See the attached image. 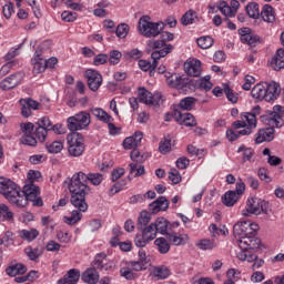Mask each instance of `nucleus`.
I'll return each instance as SVG.
<instances>
[{"label": "nucleus", "mask_w": 284, "mask_h": 284, "mask_svg": "<svg viewBox=\"0 0 284 284\" xmlns=\"http://www.w3.org/2000/svg\"><path fill=\"white\" fill-rule=\"evenodd\" d=\"M88 178L85 173L78 172L72 175L68 190L70 192V203L80 212H88V202H85V196L90 194V186L85 183Z\"/></svg>", "instance_id": "1"}, {"label": "nucleus", "mask_w": 284, "mask_h": 284, "mask_svg": "<svg viewBox=\"0 0 284 284\" xmlns=\"http://www.w3.org/2000/svg\"><path fill=\"white\" fill-rule=\"evenodd\" d=\"M92 267L88 268L81 276L83 283L97 284L99 283V272H112L116 265L113 261L108 260V254L98 253L94 261L91 263Z\"/></svg>", "instance_id": "2"}, {"label": "nucleus", "mask_w": 284, "mask_h": 284, "mask_svg": "<svg viewBox=\"0 0 284 284\" xmlns=\"http://www.w3.org/2000/svg\"><path fill=\"white\" fill-rule=\"evenodd\" d=\"M41 191L39 185L34 184L33 182H28L24 184L21 194V187L18 186V196L16 200L17 207H26L28 205V201H31L32 205L36 207H43V200L41 196Z\"/></svg>", "instance_id": "3"}, {"label": "nucleus", "mask_w": 284, "mask_h": 284, "mask_svg": "<svg viewBox=\"0 0 284 284\" xmlns=\"http://www.w3.org/2000/svg\"><path fill=\"white\" fill-rule=\"evenodd\" d=\"M237 245L241 252L237 253L239 261H247V263H253L258 258V255L254 254L258 247H261V239L254 235H245L239 237Z\"/></svg>", "instance_id": "4"}, {"label": "nucleus", "mask_w": 284, "mask_h": 284, "mask_svg": "<svg viewBox=\"0 0 284 284\" xmlns=\"http://www.w3.org/2000/svg\"><path fill=\"white\" fill-rule=\"evenodd\" d=\"M281 94V84L276 82L257 83L251 91V97L256 101H276Z\"/></svg>", "instance_id": "5"}, {"label": "nucleus", "mask_w": 284, "mask_h": 284, "mask_svg": "<svg viewBox=\"0 0 284 284\" xmlns=\"http://www.w3.org/2000/svg\"><path fill=\"white\" fill-rule=\"evenodd\" d=\"M163 28H165L163 22H151V18L149 16H143L139 20L138 30L140 31V34L146 39L159 37V34L163 32Z\"/></svg>", "instance_id": "6"}, {"label": "nucleus", "mask_w": 284, "mask_h": 284, "mask_svg": "<svg viewBox=\"0 0 284 284\" xmlns=\"http://www.w3.org/2000/svg\"><path fill=\"white\" fill-rule=\"evenodd\" d=\"M250 214L255 216L272 214V206H270V202L261 197H250L246 201V209L242 211V216H250Z\"/></svg>", "instance_id": "7"}, {"label": "nucleus", "mask_w": 284, "mask_h": 284, "mask_svg": "<svg viewBox=\"0 0 284 284\" xmlns=\"http://www.w3.org/2000/svg\"><path fill=\"white\" fill-rule=\"evenodd\" d=\"M172 50H174V47L172 44H169L162 50H156L152 52L151 59H153V62L151 63L148 60H139V68L142 69L143 72H150V74H152V71L156 70V65H159L158 60L163 59V57H168V54H170Z\"/></svg>", "instance_id": "8"}, {"label": "nucleus", "mask_w": 284, "mask_h": 284, "mask_svg": "<svg viewBox=\"0 0 284 284\" xmlns=\"http://www.w3.org/2000/svg\"><path fill=\"white\" fill-rule=\"evenodd\" d=\"M284 110L281 105H274L272 110L266 111V114L261 115L262 123H268V125H273V128H283Z\"/></svg>", "instance_id": "9"}, {"label": "nucleus", "mask_w": 284, "mask_h": 284, "mask_svg": "<svg viewBox=\"0 0 284 284\" xmlns=\"http://www.w3.org/2000/svg\"><path fill=\"white\" fill-rule=\"evenodd\" d=\"M0 194L8 200L9 203L17 205V196H19V186L12 180L0 178Z\"/></svg>", "instance_id": "10"}, {"label": "nucleus", "mask_w": 284, "mask_h": 284, "mask_svg": "<svg viewBox=\"0 0 284 284\" xmlns=\"http://www.w3.org/2000/svg\"><path fill=\"white\" fill-rule=\"evenodd\" d=\"M67 141L70 156H81L85 152V144L83 143V135L81 133L73 132L69 134Z\"/></svg>", "instance_id": "11"}, {"label": "nucleus", "mask_w": 284, "mask_h": 284, "mask_svg": "<svg viewBox=\"0 0 284 284\" xmlns=\"http://www.w3.org/2000/svg\"><path fill=\"white\" fill-rule=\"evenodd\" d=\"M70 132H77L90 125V113L81 111L67 120Z\"/></svg>", "instance_id": "12"}, {"label": "nucleus", "mask_w": 284, "mask_h": 284, "mask_svg": "<svg viewBox=\"0 0 284 284\" xmlns=\"http://www.w3.org/2000/svg\"><path fill=\"white\" fill-rule=\"evenodd\" d=\"M255 232H258V224L252 223V221L237 222L233 226L234 236H239L240 239H243V236H252Z\"/></svg>", "instance_id": "13"}, {"label": "nucleus", "mask_w": 284, "mask_h": 284, "mask_svg": "<svg viewBox=\"0 0 284 284\" xmlns=\"http://www.w3.org/2000/svg\"><path fill=\"white\" fill-rule=\"evenodd\" d=\"M166 85L174 90H185L190 85V79L185 75L165 73Z\"/></svg>", "instance_id": "14"}, {"label": "nucleus", "mask_w": 284, "mask_h": 284, "mask_svg": "<svg viewBox=\"0 0 284 284\" xmlns=\"http://www.w3.org/2000/svg\"><path fill=\"white\" fill-rule=\"evenodd\" d=\"M84 75L87 78L89 89L92 92H97V90L101 88V83H103V77L101 75V73H99V71L94 69H88Z\"/></svg>", "instance_id": "15"}, {"label": "nucleus", "mask_w": 284, "mask_h": 284, "mask_svg": "<svg viewBox=\"0 0 284 284\" xmlns=\"http://www.w3.org/2000/svg\"><path fill=\"white\" fill-rule=\"evenodd\" d=\"M26 74L21 71L13 73L0 82V89L3 91L13 90L17 85H20Z\"/></svg>", "instance_id": "16"}, {"label": "nucleus", "mask_w": 284, "mask_h": 284, "mask_svg": "<svg viewBox=\"0 0 284 284\" xmlns=\"http://www.w3.org/2000/svg\"><path fill=\"white\" fill-rule=\"evenodd\" d=\"M173 116L180 125H185L186 128H195L196 125V119L192 113H183L179 109H174Z\"/></svg>", "instance_id": "17"}, {"label": "nucleus", "mask_w": 284, "mask_h": 284, "mask_svg": "<svg viewBox=\"0 0 284 284\" xmlns=\"http://www.w3.org/2000/svg\"><path fill=\"white\" fill-rule=\"evenodd\" d=\"M239 34L241 42L246 43L251 48H256L261 43V37L252 34V29L247 27L239 29Z\"/></svg>", "instance_id": "18"}, {"label": "nucleus", "mask_w": 284, "mask_h": 284, "mask_svg": "<svg viewBox=\"0 0 284 284\" xmlns=\"http://www.w3.org/2000/svg\"><path fill=\"white\" fill-rule=\"evenodd\" d=\"M170 207V201L166 196H160L154 202L149 205L150 212L152 214H159V212H165Z\"/></svg>", "instance_id": "19"}, {"label": "nucleus", "mask_w": 284, "mask_h": 284, "mask_svg": "<svg viewBox=\"0 0 284 284\" xmlns=\"http://www.w3.org/2000/svg\"><path fill=\"white\" fill-rule=\"evenodd\" d=\"M274 128L260 129L255 135V143L260 145V143L274 141Z\"/></svg>", "instance_id": "20"}, {"label": "nucleus", "mask_w": 284, "mask_h": 284, "mask_svg": "<svg viewBox=\"0 0 284 284\" xmlns=\"http://www.w3.org/2000/svg\"><path fill=\"white\" fill-rule=\"evenodd\" d=\"M141 141H143V132L136 131L134 135L129 136L123 141V148L124 150H134V148L141 145Z\"/></svg>", "instance_id": "21"}, {"label": "nucleus", "mask_w": 284, "mask_h": 284, "mask_svg": "<svg viewBox=\"0 0 284 284\" xmlns=\"http://www.w3.org/2000/svg\"><path fill=\"white\" fill-rule=\"evenodd\" d=\"M270 65L275 72L284 69V49H277L275 54L270 61Z\"/></svg>", "instance_id": "22"}, {"label": "nucleus", "mask_w": 284, "mask_h": 284, "mask_svg": "<svg viewBox=\"0 0 284 284\" xmlns=\"http://www.w3.org/2000/svg\"><path fill=\"white\" fill-rule=\"evenodd\" d=\"M184 71L189 77H201V62L200 60H192L184 64Z\"/></svg>", "instance_id": "23"}, {"label": "nucleus", "mask_w": 284, "mask_h": 284, "mask_svg": "<svg viewBox=\"0 0 284 284\" xmlns=\"http://www.w3.org/2000/svg\"><path fill=\"white\" fill-rule=\"evenodd\" d=\"M81 278V272L77 268H71L63 278L58 281V284H77Z\"/></svg>", "instance_id": "24"}, {"label": "nucleus", "mask_w": 284, "mask_h": 284, "mask_svg": "<svg viewBox=\"0 0 284 284\" xmlns=\"http://www.w3.org/2000/svg\"><path fill=\"white\" fill-rule=\"evenodd\" d=\"M33 63V72L36 74H41V72H45V69L48 68L45 64V59L41 57V53H39V50H36L34 58H32Z\"/></svg>", "instance_id": "25"}, {"label": "nucleus", "mask_w": 284, "mask_h": 284, "mask_svg": "<svg viewBox=\"0 0 284 284\" xmlns=\"http://www.w3.org/2000/svg\"><path fill=\"white\" fill-rule=\"evenodd\" d=\"M261 114V106H254L252 112H242L240 119H244L246 122H251V128H256V116Z\"/></svg>", "instance_id": "26"}, {"label": "nucleus", "mask_w": 284, "mask_h": 284, "mask_svg": "<svg viewBox=\"0 0 284 284\" xmlns=\"http://www.w3.org/2000/svg\"><path fill=\"white\" fill-rule=\"evenodd\" d=\"M166 239H168V241L171 245H176V246L185 245L190 241V237L187 236V234H182L181 235V234L175 233V232L169 233L166 235Z\"/></svg>", "instance_id": "27"}, {"label": "nucleus", "mask_w": 284, "mask_h": 284, "mask_svg": "<svg viewBox=\"0 0 284 284\" xmlns=\"http://www.w3.org/2000/svg\"><path fill=\"white\" fill-rule=\"evenodd\" d=\"M138 99L140 103H144L145 105H154V95L145 88H139Z\"/></svg>", "instance_id": "28"}, {"label": "nucleus", "mask_w": 284, "mask_h": 284, "mask_svg": "<svg viewBox=\"0 0 284 284\" xmlns=\"http://www.w3.org/2000/svg\"><path fill=\"white\" fill-rule=\"evenodd\" d=\"M239 194H236V191H227L223 196H222V203L226 207H234L236 203H239Z\"/></svg>", "instance_id": "29"}, {"label": "nucleus", "mask_w": 284, "mask_h": 284, "mask_svg": "<svg viewBox=\"0 0 284 284\" xmlns=\"http://www.w3.org/2000/svg\"><path fill=\"white\" fill-rule=\"evenodd\" d=\"M194 105H196V99L192 97H186L180 101L175 110H179L180 112L181 110L190 112L194 110Z\"/></svg>", "instance_id": "30"}, {"label": "nucleus", "mask_w": 284, "mask_h": 284, "mask_svg": "<svg viewBox=\"0 0 284 284\" xmlns=\"http://www.w3.org/2000/svg\"><path fill=\"white\" fill-rule=\"evenodd\" d=\"M260 17H262L263 21L266 23H274L276 21V16L274 14V8L270 4H265L260 13Z\"/></svg>", "instance_id": "31"}, {"label": "nucleus", "mask_w": 284, "mask_h": 284, "mask_svg": "<svg viewBox=\"0 0 284 284\" xmlns=\"http://www.w3.org/2000/svg\"><path fill=\"white\" fill-rule=\"evenodd\" d=\"M153 225L158 234H162V236H168V226L170 225V222H168L165 217H158L155 222H153Z\"/></svg>", "instance_id": "32"}, {"label": "nucleus", "mask_w": 284, "mask_h": 284, "mask_svg": "<svg viewBox=\"0 0 284 284\" xmlns=\"http://www.w3.org/2000/svg\"><path fill=\"white\" fill-rule=\"evenodd\" d=\"M18 236H20L22 241H28V243H32V241L37 240V237L39 236V231L37 229L21 230L18 232Z\"/></svg>", "instance_id": "33"}, {"label": "nucleus", "mask_w": 284, "mask_h": 284, "mask_svg": "<svg viewBox=\"0 0 284 284\" xmlns=\"http://www.w3.org/2000/svg\"><path fill=\"white\" fill-rule=\"evenodd\" d=\"M90 112L98 119V121H102V123H110V121H112V116L101 108L90 109Z\"/></svg>", "instance_id": "34"}, {"label": "nucleus", "mask_w": 284, "mask_h": 284, "mask_svg": "<svg viewBox=\"0 0 284 284\" xmlns=\"http://www.w3.org/2000/svg\"><path fill=\"white\" fill-rule=\"evenodd\" d=\"M82 212H85V211H81L80 209L73 210L70 216L63 217L64 223H67V225H77V223H79V221L83 219Z\"/></svg>", "instance_id": "35"}, {"label": "nucleus", "mask_w": 284, "mask_h": 284, "mask_svg": "<svg viewBox=\"0 0 284 284\" xmlns=\"http://www.w3.org/2000/svg\"><path fill=\"white\" fill-rule=\"evenodd\" d=\"M150 221H152V215L148 211H142L138 217L136 229L140 232V230H143L150 224Z\"/></svg>", "instance_id": "36"}, {"label": "nucleus", "mask_w": 284, "mask_h": 284, "mask_svg": "<svg viewBox=\"0 0 284 284\" xmlns=\"http://www.w3.org/2000/svg\"><path fill=\"white\" fill-rule=\"evenodd\" d=\"M6 272L8 276H19V274H26V272H28V267L23 264H16L7 267Z\"/></svg>", "instance_id": "37"}, {"label": "nucleus", "mask_w": 284, "mask_h": 284, "mask_svg": "<svg viewBox=\"0 0 284 284\" xmlns=\"http://www.w3.org/2000/svg\"><path fill=\"white\" fill-rule=\"evenodd\" d=\"M24 254H27L29 261H38L39 256L43 254V247H36L28 246L24 248Z\"/></svg>", "instance_id": "38"}, {"label": "nucleus", "mask_w": 284, "mask_h": 284, "mask_svg": "<svg viewBox=\"0 0 284 284\" xmlns=\"http://www.w3.org/2000/svg\"><path fill=\"white\" fill-rule=\"evenodd\" d=\"M245 10L251 19H258L261 17V9L256 2H250Z\"/></svg>", "instance_id": "39"}, {"label": "nucleus", "mask_w": 284, "mask_h": 284, "mask_svg": "<svg viewBox=\"0 0 284 284\" xmlns=\"http://www.w3.org/2000/svg\"><path fill=\"white\" fill-rule=\"evenodd\" d=\"M141 234L145 236V239H149L150 241H154L156 239V226H154V223L149 224L148 226H144L140 230Z\"/></svg>", "instance_id": "40"}, {"label": "nucleus", "mask_w": 284, "mask_h": 284, "mask_svg": "<svg viewBox=\"0 0 284 284\" xmlns=\"http://www.w3.org/2000/svg\"><path fill=\"white\" fill-rule=\"evenodd\" d=\"M196 19V11L191 9L182 16L181 23L182 26H192V23H195Z\"/></svg>", "instance_id": "41"}, {"label": "nucleus", "mask_w": 284, "mask_h": 284, "mask_svg": "<svg viewBox=\"0 0 284 284\" xmlns=\"http://www.w3.org/2000/svg\"><path fill=\"white\" fill-rule=\"evenodd\" d=\"M154 245H156L158 252H160V254H168V252H170V243H168L165 237H158L154 241Z\"/></svg>", "instance_id": "42"}, {"label": "nucleus", "mask_w": 284, "mask_h": 284, "mask_svg": "<svg viewBox=\"0 0 284 284\" xmlns=\"http://www.w3.org/2000/svg\"><path fill=\"white\" fill-rule=\"evenodd\" d=\"M196 43L202 50H209V48H212V45H214V39L210 36H204L199 38L196 40Z\"/></svg>", "instance_id": "43"}, {"label": "nucleus", "mask_w": 284, "mask_h": 284, "mask_svg": "<svg viewBox=\"0 0 284 284\" xmlns=\"http://www.w3.org/2000/svg\"><path fill=\"white\" fill-rule=\"evenodd\" d=\"M129 172L131 175L134 174V179H138V176H143V174H145V166L139 163H131L129 164Z\"/></svg>", "instance_id": "44"}, {"label": "nucleus", "mask_w": 284, "mask_h": 284, "mask_svg": "<svg viewBox=\"0 0 284 284\" xmlns=\"http://www.w3.org/2000/svg\"><path fill=\"white\" fill-rule=\"evenodd\" d=\"M171 272L168 266H159L154 270L153 275L158 281H163L170 276Z\"/></svg>", "instance_id": "45"}, {"label": "nucleus", "mask_w": 284, "mask_h": 284, "mask_svg": "<svg viewBox=\"0 0 284 284\" xmlns=\"http://www.w3.org/2000/svg\"><path fill=\"white\" fill-rule=\"evenodd\" d=\"M14 219V213L10 211L8 205L0 204V221H12Z\"/></svg>", "instance_id": "46"}, {"label": "nucleus", "mask_w": 284, "mask_h": 284, "mask_svg": "<svg viewBox=\"0 0 284 284\" xmlns=\"http://www.w3.org/2000/svg\"><path fill=\"white\" fill-rule=\"evenodd\" d=\"M85 184L88 185V181H90V183H92V185H101V183L103 182V174L101 173H89L85 174Z\"/></svg>", "instance_id": "47"}, {"label": "nucleus", "mask_w": 284, "mask_h": 284, "mask_svg": "<svg viewBox=\"0 0 284 284\" xmlns=\"http://www.w3.org/2000/svg\"><path fill=\"white\" fill-rule=\"evenodd\" d=\"M212 79V77L210 75H205L204 78H201L196 81V85L197 88H201L202 90H206V92H210V90H212V83L210 82V80Z\"/></svg>", "instance_id": "48"}, {"label": "nucleus", "mask_w": 284, "mask_h": 284, "mask_svg": "<svg viewBox=\"0 0 284 284\" xmlns=\"http://www.w3.org/2000/svg\"><path fill=\"white\" fill-rule=\"evenodd\" d=\"M159 150L161 154H168L169 152H172V140L170 138H164L161 140Z\"/></svg>", "instance_id": "49"}, {"label": "nucleus", "mask_w": 284, "mask_h": 284, "mask_svg": "<svg viewBox=\"0 0 284 284\" xmlns=\"http://www.w3.org/2000/svg\"><path fill=\"white\" fill-rule=\"evenodd\" d=\"M130 32V26L121 23L116 27L115 34L118 39H125Z\"/></svg>", "instance_id": "50"}, {"label": "nucleus", "mask_w": 284, "mask_h": 284, "mask_svg": "<svg viewBox=\"0 0 284 284\" xmlns=\"http://www.w3.org/2000/svg\"><path fill=\"white\" fill-rule=\"evenodd\" d=\"M196 247H199V250H214V247H216V242L212 241V240H201L196 243Z\"/></svg>", "instance_id": "51"}, {"label": "nucleus", "mask_w": 284, "mask_h": 284, "mask_svg": "<svg viewBox=\"0 0 284 284\" xmlns=\"http://www.w3.org/2000/svg\"><path fill=\"white\" fill-rule=\"evenodd\" d=\"M121 57H123L121 51H119V50L110 51L109 59H108L110 65H118V63H120V61H121Z\"/></svg>", "instance_id": "52"}, {"label": "nucleus", "mask_w": 284, "mask_h": 284, "mask_svg": "<svg viewBox=\"0 0 284 284\" xmlns=\"http://www.w3.org/2000/svg\"><path fill=\"white\" fill-rule=\"evenodd\" d=\"M217 10H220V12L224 14V17H231V18L236 17V16H232L234 11L232 10V7H230L225 1H222L217 4Z\"/></svg>", "instance_id": "53"}, {"label": "nucleus", "mask_w": 284, "mask_h": 284, "mask_svg": "<svg viewBox=\"0 0 284 284\" xmlns=\"http://www.w3.org/2000/svg\"><path fill=\"white\" fill-rule=\"evenodd\" d=\"M47 150L49 154H59L63 150V142L54 141L51 144H47Z\"/></svg>", "instance_id": "54"}, {"label": "nucleus", "mask_w": 284, "mask_h": 284, "mask_svg": "<svg viewBox=\"0 0 284 284\" xmlns=\"http://www.w3.org/2000/svg\"><path fill=\"white\" fill-rule=\"evenodd\" d=\"M224 94L231 103L239 102V94L234 93V91L230 88V85L224 84Z\"/></svg>", "instance_id": "55"}, {"label": "nucleus", "mask_w": 284, "mask_h": 284, "mask_svg": "<svg viewBox=\"0 0 284 284\" xmlns=\"http://www.w3.org/2000/svg\"><path fill=\"white\" fill-rule=\"evenodd\" d=\"M151 241L145 237V235L143 233H138L134 237V243L136 247H145V245H148V243H150Z\"/></svg>", "instance_id": "56"}, {"label": "nucleus", "mask_w": 284, "mask_h": 284, "mask_svg": "<svg viewBox=\"0 0 284 284\" xmlns=\"http://www.w3.org/2000/svg\"><path fill=\"white\" fill-rule=\"evenodd\" d=\"M20 142L22 145H29L30 148L37 146V138L32 136V134L22 135Z\"/></svg>", "instance_id": "57"}, {"label": "nucleus", "mask_w": 284, "mask_h": 284, "mask_svg": "<svg viewBox=\"0 0 284 284\" xmlns=\"http://www.w3.org/2000/svg\"><path fill=\"white\" fill-rule=\"evenodd\" d=\"M169 180L173 183V185H179L181 182V173L176 169H171L169 172Z\"/></svg>", "instance_id": "58"}, {"label": "nucleus", "mask_w": 284, "mask_h": 284, "mask_svg": "<svg viewBox=\"0 0 284 284\" xmlns=\"http://www.w3.org/2000/svg\"><path fill=\"white\" fill-rule=\"evenodd\" d=\"M37 125L39 128H43L44 130H47V132H50V130H52V122L50 121V118H48V116L41 118L38 121Z\"/></svg>", "instance_id": "59"}, {"label": "nucleus", "mask_w": 284, "mask_h": 284, "mask_svg": "<svg viewBox=\"0 0 284 284\" xmlns=\"http://www.w3.org/2000/svg\"><path fill=\"white\" fill-rule=\"evenodd\" d=\"M109 55L105 53H99L93 59V65H105L108 63Z\"/></svg>", "instance_id": "60"}, {"label": "nucleus", "mask_w": 284, "mask_h": 284, "mask_svg": "<svg viewBox=\"0 0 284 284\" xmlns=\"http://www.w3.org/2000/svg\"><path fill=\"white\" fill-rule=\"evenodd\" d=\"M62 21H65L67 23H70L72 21H77V12L72 11H63L61 13Z\"/></svg>", "instance_id": "61"}, {"label": "nucleus", "mask_w": 284, "mask_h": 284, "mask_svg": "<svg viewBox=\"0 0 284 284\" xmlns=\"http://www.w3.org/2000/svg\"><path fill=\"white\" fill-rule=\"evenodd\" d=\"M131 156V161H133L134 163H143L145 161V158H143V155H141V152H139V150L133 149L130 153Z\"/></svg>", "instance_id": "62"}, {"label": "nucleus", "mask_w": 284, "mask_h": 284, "mask_svg": "<svg viewBox=\"0 0 284 284\" xmlns=\"http://www.w3.org/2000/svg\"><path fill=\"white\" fill-rule=\"evenodd\" d=\"M38 141H40V143H43L45 141V138L48 136V130L41 128V126H38L36 129V132H34Z\"/></svg>", "instance_id": "63"}, {"label": "nucleus", "mask_w": 284, "mask_h": 284, "mask_svg": "<svg viewBox=\"0 0 284 284\" xmlns=\"http://www.w3.org/2000/svg\"><path fill=\"white\" fill-rule=\"evenodd\" d=\"M20 103H26L29 106V109H31V110H39V108L41 105L38 101L30 99V98L21 99Z\"/></svg>", "instance_id": "64"}]
</instances>
